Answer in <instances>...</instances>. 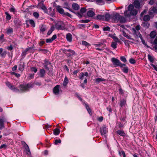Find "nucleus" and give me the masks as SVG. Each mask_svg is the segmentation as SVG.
<instances>
[{
    "label": "nucleus",
    "mask_w": 157,
    "mask_h": 157,
    "mask_svg": "<svg viewBox=\"0 0 157 157\" xmlns=\"http://www.w3.org/2000/svg\"><path fill=\"white\" fill-rule=\"evenodd\" d=\"M125 64H122L120 62V63H119L118 65V66L120 67H123L125 66Z\"/></svg>",
    "instance_id": "nucleus-60"
},
{
    "label": "nucleus",
    "mask_w": 157,
    "mask_h": 157,
    "mask_svg": "<svg viewBox=\"0 0 157 157\" xmlns=\"http://www.w3.org/2000/svg\"><path fill=\"white\" fill-rule=\"evenodd\" d=\"M132 31L133 34L134 35H136L137 37H139L141 39L142 36L139 32L137 31L135 29L133 28L132 29Z\"/></svg>",
    "instance_id": "nucleus-10"
},
{
    "label": "nucleus",
    "mask_w": 157,
    "mask_h": 157,
    "mask_svg": "<svg viewBox=\"0 0 157 157\" xmlns=\"http://www.w3.org/2000/svg\"><path fill=\"white\" fill-rule=\"evenodd\" d=\"M150 19V16L148 15H145L143 18V20L147 21Z\"/></svg>",
    "instance_id": "nucleus-30"
},
{
    "label": "nucleus",
    "mask_w": 157,
    "mask_h": 157,
    "mask_svg": "<svg viewBox=\"0 0 157 157\" xmlns=\"http://www.w3.org/2000/svg\"><path fill=\"white\" fill-rule=\"evenodd\" d=\"M149 60L152 63H153L154 61V58L150 55H148L147 56Z\"/></svg>",
    "instance_id": "nucleus-27"
},
{
    "label": "nucleus",
    "mask_w": 157,
    "mask_h": 157,
    "mask_svg": "<svg viewBox=\"0 0 157 157\" xmlns=\"http://www.w3.org/2000/svg\"><path fill=\"white\" fill-rule=\"evenodd\" d=\"M124 15L126 17H130L131 15H136L137 13V11L134 8L133 5L130 4L128 7V10L124 12Z\"/></svg>",
    "instance_id": "nucleus-1"
},
{
    "label": "nucleus",
    "mask_w": 157,
    "mask_h": 157,
    "mask_svg": "<svg viewBox=\"0 0 157 157\" xmlns=\"http://www.w3.org/2000/svg\"><path fill=\"white\" fill-rule=\"evenodd\" d=\"M143 26L146 28H148L149 25V24L147 22H144L143 24Z\"/></svg>",
    "instance_id": "nucleus-46"
},
{
    "label": "nucleus",
    "mask_w": 157,
    "mask_h": 157,
    "mask_svg": "<svg viewBox=\"0 0 157 157\" xmlns=\"http://www.w3.org/2000/svg\"><path fill=\"white\" fill-rule=\"evenodd\" d=\"M44 6V5L43 4V3H39L38 4V5H37V7L41 9V8H42V6Z\"/></svg>",
    "instance_id": "nucleus-53"
},
{
    "label": "nucleus",
    "mask_w": 157,
    "mask_h": 157,
    "mask_svg": "<svg viewBox=\"0 0 157 157\" xmlns=\"http://www.w3.org/2000/svg\"><path fill=\"white\" fill-rule=\"evenodd\" d=\"M86 11V9L84 8H82L79 12H78L75 13L79 17H81L83 13Z\"/></svg>",
    "instance_id": "nucleus-6"
},
{
    "label": "nucleus",
    "mask_w": 157,
    "mask_h": 157,
    "mask_svg": "<svg viewBox=\"0 0 157 157\" xmlns=\"http://www.w3.org/2000/svg\"><path fill=\"white\" fill-rule=\"evenodd\" d=\"M96 18L98 20H104L103 15H99L97 16Z\"/></svg>",
    "instance_id": "nucleus-33"
},
{
    "label": "nucleus",
    "mask_w": 157,
    "mask_h": 157,
    "mask_svg": "<svg viewBox=\"0 0 157 157\" xmlns=\"http://www.w3.org/2000/svg\"><path fill=\"white\" fill-rule=\"evenodd\" d=\"M96 3L97 4H104V2L103 1V0H95Z\"/></svg>",
    "instance_id": "nucleus-44"
},
{
    "label": "nucleus",
    "mask_w": 157,
    "mask_h": 157,
    "mask_svg": "<svg viewBox=\"0 0 157 157\" xmlns=\"http://www.w3.org/2000/svg\"><path fill=\"white\" fill-rule=\"evenodd\" d=\"M54 134L55 135H59L60 132V130L57 128H56L53 130Z\"/></svg>",
    "instance_id": "nucleus-26"
},
{
    "label": "nucleus",
    "mask_w": 157,
    "mask_h": 157,
    "mask_svg": "<svg viewBox=\"0 0 157 157\" xmlns=\"http://www.w3.org/2000/svg\"><path fill=\"white\" fill-rule=\"evenodd\" d=\"M7 147V145L6 144H3L2 145L0 146V149L1 148H4V149H6Z\"/></svg>",
    "instance_id": "nucleus-55"
},
{
    "label": "nucleus",
    "mask_w": 157,
    "mask_h": 157,
    "mask_svg": "<svg viewBox=\"0 0 157 157\" xmlns=\"http://www.w3.org/2000/svg\"><path fill=\"white\" fill-rule=\"evenodd\" d=\"M6 54V51H4L1 54V56L2 57H4Z\"/></svg>",
    "instance_id": "nucleus-51"
},
{
    "label": "nucleus",
    "mask_w": 157,
    "mask_h": 157,
    "mask_svg": "<svg viewBox=\"0 0 157 157\" xmlns=\"http://www.w3.org/2000/svg\"><path fill=\"white\" fill-rule=\"evenodd\" d=\"M56 29L58 30H63L65 29V25L62 21H58L55 25Z\"/></svg>",
    "instance_id": "nucleus-3"
},
{
    "label": "nucleus",
    "mask_w": 157,
    "mask_h": 157,
    "mask_svg": "<svg viewBox=\"0 0 157 157\" xmlns=\"http://www.w3.org/2000/svg\"><path fill=\"white\" fill-rule=\"evenodd\" d=\"M105 79L101 78H97L95 79L96 82L97 83H99L100 82L105 81Z\"/></svg>",
    "instance_id": "nucleus-28"
},
{
    "label": "nucleus",
    "mask_w": 157,
    "mask_h": 157,
    "mask_svg": "<svg viewBox=\"0 0 157 157\" xmlns=\"http://www.w3.org/2000/svg\"><path fill=\"white\" fill-rule=\"evenodd\" d=\"M67 51L70 52V55L72 56L74 55L75 53V52L72 50L69 49L67 50Z\"/></svg>",
    "instance_id": "nucleus-43"
},
{
    "label": "nucleus",
    "mask_w": 157,
    "mask_h": 157,
    "mask_svg": "<svg viewBox=\"0 0 157 157\" xmlns=\"http://www.w3.org/2000/svg\"><path fill=\"white\" fill-rule=\"evenodd\" d=\"M29 23L33 27H34L35 26L34 22L33 20H30Z\"/></svg>",
    "instance_id": "nucleus-41"
},
{
    "label": "nucleus",
    "mask_w": 157,
    "mask_h": 157,
    "mask_svg": "<svg viewBox=\"0 0 157 157\" xmlns=\"http://www.w3.org/2000/svg\"><path fill=\"white\" fill-rule=\"evenodd\" d=\"M119 153L120 156H121L122 154L123 155V157H126V155L125 153L123 151H119Z\"/></svg>",
    "instance_id": "nucleus-39"
},
{
    "label": "nucleus",
    "mask_w": 157,
    "mask_h": 157,
    "mask_svg": "<svg viewBox=\"0 0 157 157\" xmlns=\"http://www.w3.org/2000/svg\"><path fill=\"white\" fill-rule=\"evenodd\" d=\"M13 29L10 27L6 29V33L8 34H10L13 32Z\"/></svg>",
    "instance_id": "nucleus-32"
},
{
    "label": "nucleus",
    "mask_w": 157,
    "mask_h": 157,
    "mask_svg": "<svg viewBox=\"0 0 157 157\" xmlns=\"http://www.w3.org/2000/svg\"><path fill=\"white\" fill-rule=\"evenodd\" d=\"M24 67L25 66L23 63L22 64H20L19 66V70L21 71H22L24 70Z\"/></svg>",
    "instance_id": "nucleus-29"
},
{
    "label": "nucleus",
    "mask_w": 157,
    "mask_h": 157,
    "mask_svg": "<svg viewBox=\"0 0 157 157\" xmlns=\"http://www.w3.org/2000/svg\"><path fill=\"white\" fill-rule=\"evenodd\" d=\"M14 23L15 25L17 27H18L21 25V21L18 19H16L14 21Z\"/></svg>",
    "instance_id": "nucleus-16"
},
{
    "label": "nucleus",
    "mask_w": 157,
    "mask_h": 157,
    "mask_svg": "<svg viewBox=\"0 0 157 157\" xmlns=\"http://www.w3.org/2000/svg\"><path fill=\"white\" fill-rule=\"evenodd\" d=\"M111 60L113 62V65L115 67L118 66L119 63H120V61L117 59L113 58L111 59Z\"/></svg>",
    "instance_id": "nucleus-7"
},
{
    "label": "nucleus",
    "mask_w": 157,
    "mask_h": 157,
    "mask_svg": "<svg viewBox=\"0 0 157 157\" xmlns=\"http://www.w3.org/2000/svg\"><path fill=\"white\" fill-rule=\"evenodd\" d=\"M120 15L118 13L114 14L113 16V19L115 22H117L119 20Z\"/></svg>",
    "instance_id": "nucleus-9"
},
{
    "label": "nucleus",
    "mask_w": 157,
    "mask_h": 157,
    "mask_svg": "<svg viewBox=\"0 0 157 157\" xmlns=\"http://www.w3.org/2000/svg\"><path fill=\"white\" fill-rule=\"evenodd\" d=\"M45 30V28L44 26H42L40 29V31L41 32H44Z\"/></svg>",
    "instance_id": "nucleus-61"
},
{
    "label": "nucleus",
    "mask_w": 157,
    "mask_h": 157,
    "mask_svg": "<svg viewBox=\"0 0 157 157\" xmlns=\"http://www.w3.org/2000/svg\"><path fill=\"white\" fill-rule=\"evenodd\" d=\"M86 109L87 110L88 113H89V114H90L91 115V110L90 108L89 107L88 105H87L86 104Z\"/></svg>",
    "instance_id": "nucleus-40"
},
{
    "label": "nucleus",
    "mask_w": 157,
    "mask_h": 157,
    "mask_svg": "<svg viewBox=\"0 0 157 157\" xmlns=\"http://www.w3.org/2000/svg\"><path fill=\"white\" fill-rule=\"evenodd\" d=\"M7 49L10 51L11 50L13 49V47L12 45H10V46L7 47Z\"/></svg>",
    "instance_id": "nucleus-62"
},
{
    "label": "nucleus",
    "mask_w": 157,
    "mask_h": 157,
    "mask_svg": "<svg viewBox=\"0 0 157 157\" xmlns=\"http://www.w3.org/2000/svg\"><path fill=\"white\" fill-rule=\"evenodd\" d=\"M121 60L124 62V63H126L127 60L126 59V58L124 56H121L120 57Z\"/></svg>",
    "instance_id": "nucleus-38"
},
{
    "label": "nucleus",
    "mask_w": 157,
    "mask_h": 157,
    "mask_svg": "<svg viewBox=\"0 0 157 157\" xmlns=\"http://www.w3.org/2000/svg\"><path fill=\"white\" fill-rule=\"evenodd\" d=\"M66 38L68 41L70 42L72 41V37L71 33H69L67 34L66 35Z\"/></svg>",
    "instance_id": "nucleus-13"
},
{
    "label": "nucleus",
    "mask_w": 157,
    "mask_h": 157,
    "mask_svg": "<svg viewBox=\"0 0 157 157\" xmlns=\"http://www.w3.org/2000/svg\"><path fill=\"white\" fill-rule=\"evenodd\" d=\"M156 33L155 31H153L151 32L150 34V37L151 38H154L156 36Z\"/></svg>",
    "instance_id": "nucleus-24"
},
{
    "label": "nucleus",
    "mask_w": 157,
    "mask_h": 157,
    "mask_svg": "<svg viewBox=\"0 0 157 157\" xmlns=\"http://www.w3.org/2000/svg\"><path fill=\"white\" fill-rule=\"evenodd\" d=\"M34 84L37 86H40L41 85V82H35Z\"/></svg>",
    "instance_id": "nucleus-59"
},
{
    "label": "nucleus",
    "mask_w": 157,
    "mask_h": 157,
    "mask_svg": "<svg viewBox=\"0 0 157 157\" xmlns=\"http://www.w3.org/2000/svg\"><path fill=\"white\" fill-rule=\"evenodd\" d=\"M33 15L36 17H38L39 16V14L36 12H35L33 13Z\"/></svg>",
    "instance_id": "nucleus-52"
},
{
    "label": "nucleus",
    "mask_w": 157,
    "mask_h": 157,
    "mask_svg": "<svg viewBox=\"0 0 157 157\" xmlns=\"http://www.w3.org/2000/svg\"><path fill=\"white\" fill-rule=\"evenodd\" d=\"M120 31L122 32V33H123L122 34H123V35L124 36L126 37L128 39H131L132 40H134L133 39L131 38V37L130 36H128V34H127L126 33H125L124 31V30H121V29H120Z\"/></svg>",
    "instance_id": "nucleus-17"
},
{
    "label": "nucleus",
    "mask_w": 157,
    "mask_h": 157,
    "mask_svg": "<svg viewBox=\"0 0 157 157\" xmlns=\"http://www.w3.org/2000/svg\"><path fill=\"white\" fill-rule=\"evenodd\" d=\"M45 71L44 69H41L40 71L39 75L41 77H43L44 76Z\"/></svg>",
    "instance_id": "nucleus-23"
},
{
    "label": "nucleus",
    "mask_w": 157,
    "mask_h": 157,
    "mask_svg": "<svg viewBox=\"0 0 157 157\" xmlns=\"http://www.w3.org/2000/svg\"><path fill=\"white\" fill-rule=\"evenodd\" d=\"M104 31H110V28L109 27H104L103 29Z\"/></svg>",
    "instance_id": "nucleus-56"
},
{
    "label": "nucleus",
    "mask_w": 157,
    "mask_h": 157,
    "mask_svg": "<svg viewBox=\"0 0 157 157\" xmlns=\"http://www.w3.org/2000/svg\"><path fill=\"white\" fill-rule=\"evenodd\" d=\"M5 14L6 15V18L7 20H10L11 19L10 15L7 12H6Z\"/></svg>",
    "instance_id": "nucleus-34"
},
{
    "label": "nucleus",
    "mask_w": 157,
    "mask_h": 157,
    "mask_svg": "<svg viewBox=\"0 0 157 157\" xmlns=\"http://www.w3.org/2000/svg\"><path fill=\"white\" fill-rule=\"evenodd\" d=\"M117 43L116 42H113L112 43L111 46V47L115 49L117 48Z\"/></svg>",
    "instance_id": "nucleus-42"
},
{
    "label": "nucleus",
    "mask_w": 157,
    "mask_h": 157,
    "mask_svg": "<svg viewBox=\"0 0 157 157\" xmlns=\"http://www.w3.org/2000/svg\"><path fill=\"white\" fill-rule=\"evenodd\" d=\"M61 143V140H55V144L56 145L58 143Z\"/></svg>",
    "instance_id": "nucleus-57"
},
{
    "label": "nucleus",
    "mask_w": 157,
    "mask_h": 157,
    "mask_svg": "<svg viewBox=\"0 0 157 157\" xmlns=\"http://www.w3.org/2000/svg\"><path fill=\"white\" fill-rule=\"evenodd\" d=\"M100 132L102 135H105L107 132V130L105 127H103L101 128Z\"/></svg>",
    "instance_id": "nucleus-15"
},
{
    "label": "nucleus",
    "mask_w": 157,
    "mask_h": 157,
    "mask_svg": "<svg viewBox=\"0 0 157 157\" xmlns=\"http://www.w3.org/2000/svg\"><path fill=\"white\" fill-rule=\"evenodd\" d=\"M22 143L25 148V150L27 154L29 155L30 154V151L29 148L28 146L26 144L25 142H22Z\"/></svg>",
    "instance_id": "nucleus-5"
},
{
    "label": "nucleus",
    "mask_w": 157,
    "mask_h": 157,
    "mask_svg": "<svg viewBox=\"0 0 157 157\" xmlns=\"http://www.w3.org/2000/svg\"><path fill=\"white\" fill-rule=\"evenodd\" d=\"M90 21L89 20L86 19V20H82L80 21V22L83 23H88Z\"/></svg>",
    "instance_id": "nucleus-49"
},
{
    "label": "nucleus",
    "mask_w": 157,
    "mask_h": 157,
    "mask_svg": "<svg viewBox=\"0 0 157 157\" xmlns=\"http://www.w3.org/2000/svg\"><path fill=\"white\" fill-rule=\"evenodd\" d=\"M69 81L67 76H65L63 82V85L64 87L67 86L68 83Z\"/></svg>",
    "instance_id": "nucleus-18"
},
{
    "label": "nucleus",
    "mask_w": 157,
    "mask_h": 157,
    "mask_svg": "<svg viewBox=\"0 0 157 157\" xmlns=\"http://www.w3.org/2000/svg\"><path fill=\"white\" fill-rule=\"evenodd\" d=\"M54 30V28L53 27H52L51 28L50 30L48 31V35H50L52 32V31Z\"/></svg>",
    "instance_id": "nucleus-45"
},
{
    "label": "nucleus",
    "mask_w": 157,
    "mask_h": 157,
    "mask_svg": "<svg viewBox=\"0 0 157 157\" xmlns=\"http://www.w3.org/2000/svg\"><path fill=\"white\" fill-rule=\"evenodd\" d=\"M59 85H57L54 88L53 91L55 94L57 95L59 94Z\"/></svg>",
    "instance_id": "nucleus-12"
},
{
    "label": "nucleus",
    "mask_w": 157,
    "mask_h": 157,
    "mask_svg": "<svg viewBox=\"0 0 157 157\" xmlns=\"http://www.w3.org/2000/svg\"><path fill=\"white\" fill-rule=\"evenodd\" d=\"M56 9L58 12L59 13L63 15H65L69 17H71V15L68 12L65 13L64 10L59 6H56Z\"/></svg>",
    "instance_id": "nucleus-4"
},
{
    "label": "nucleus",
    "mask_w": 157,
    "mask_h": 157,
    "mask_svg": "<svg viewBox=\"0 0 157 157\" xmlns=\"http://www.w3.org/2000/svg\"><path fill=\"white\" fill-rule=\"evenodd\" d=\"M104 17V21H108L110 18V15L108 13H106L105 15H103Z\"/></svg>",
    "instance_id": "nucleus-21"
},
{
    "label": "nucleus",
    "mask_w": 157,
    "mask_h": 157,
    "mask_svg": "<svg viewBox=\"0 0 157 157\" xmlns=\"http://www.w3.org/2000/svg\"><path fill=\"white\" fill-rule=\"evenodd\" d=\"M34 84L32 83H29L25 85L21 84L20 85V90L22 91H25L28 90L29 88L33 87Z\"/></svg>",
    "instance_id": "nucleus-2"
},
{
    "label": "nucleus",
    "mask_w": 157,
    "mask_h": 157,
    "mask_svg": "<svg viewBox=\"0 0 157 157\" xmlns=\"http://www.w3.org/2000/svg\"><path fill=\"white\" fill-rule=\"evenodd\" d=\"M117 134L121 136H124L125 134L123 130H118L116 131Z\"/></svg>",
    "instance_id": "nucleus-19"
},
{
    "label": "nucleus",
    "mask_w": 157,
    "mask_h": 157,
    "mask_svg": "<svg viewBox=\"0 0 157 157\" xmlns=\"http://www.w3.org/2000/svg\"><path fill=\"white\" fill-rule=\"evenodd\" d=\"M150 10L153 11L154 13H157V7H154L152 8H151L150 9Z\"/></svg>",
    "instance_id": "nucleus-35"
},
{
    "label": "nucleus",
    "mask_w": 157,
    "mask_h": 157,
    "mask_svg": "<svg viewBox=\"0 0 157 157\" xmlns=\"http://www.w3.org/2000/svg\"><path fill=\"white\" fill-rule=\"evenodd\" d=\"M52 41L53 40H52L51 38L50 39H47L46 40V42L47 43H51Z\"/></svg>",
    "instance_id": "nucleus-58"
},
{
    "label": "nucleus",
    "mask_w": 157,
    "mask_h": 157,
    "mask_svg": "<svg viewBox=\"0 0 157 157\" xmlns=\"http://www.w3.org/2000/svg\"><path fill=\"white\" fill-rule=\"evenodd\" d=\"M122 70L124 72L127 73L128 72V68L127 67H124L123 69Z\"/></svg>",
    "instance_id": "nucleus-47"
},
{
    "label": "nucleus",
    "mask_w": 157,
    "mask_h": 157,
    "mask_svg": "<svg viewBox=\"0 0 157 157\" xmlns=\"http://www.w3.org/2000/svg\"><path fill=\"white\" fill-rule=\"evenodd\" d=\"M87 14L89 17H92L94 15L95 13L93 11L89 10L87 12Z\"/></svg>",
    "instance_id": "nucleus-20"
},
{
    "label": "nucleus",
    "mask_w": 157,
    "mask_h": 157,
    "mask_svg": "<svg viewBox=\"0 0 157 157\" xmlns=\"http://www.w3.org/2000/svg\"><path fill=\"white\" fill-rule=\"evenodd\" d=\"M119 21L120 23H124L126 21V20L124 17L120 16Z\"/></svg>",
    "instance_id": "nucleus-25"
},
{
    "label": "nucleus",
    "mask_w": 157,
    "mask_h": 157,
    "mask_svg": "<svg viewBox=\"0 0 157 157\" xmlns=\"http://www.w3.org/2000/svg\"><path fill=\"white\" fill-rule=\"evenodd\" d=\"M31 70L32 71H33L35 73L36 72V71H37V69L34 67H31Z\"/></svg>",
    "instance_id": "nucleus-54"
},
{
    "label": "nucleus",
    "mask_w": 157,
    "mask_h": 157,
    "mask_svg": "<svg viewBox=\"0 0 157 157\" xmlns=\"http://www.w3.org/2000/svg\"><path fill=\"white\" fill-rule=\"evenodd\" d=\"M151 65L154 68V69L155 71H157V66L155 65H154L153 64H151Z\"/></svg>",
    "instance_id": "nucleus-63"
},
{
    "label": "nucleus",
    "mask_w": 157,
    "mask_h": 157,
    "mask_svg": "<svg viewBox=\"0 0 157 157\" xmlns=\"http://www.w3.org/2000/svg\"><path fill=\"white\" fill-rule=\"evenodd\" d=\"M82 45H85L86 46H90V44L88 43L87 42L83 40L82 42Z\"/></svg>",
    "instance_id": "nucleus-36"
},
{
    "label": "nucleus",
    "mask_w": 157,
    "mask_h": 157,
    "mask_svg": "<svg viewBox=\"0 0 157 157\" xmlns=\"http://www.w3.org/2000/svg\"><path fill=\"white\" fill-rule=\"evenodd\" d=\"M129 61L132 64H135L136 63L135 60L132 58L130 59L129 60Z\"/></svg>",
    "instance_id": "nucleus-48"
},
{
    "label": "nucleus",
    "mask_w": 157,
    "mask_h": 157,
    "mask_svg": "<svg viewBox=\"0 0 157 157\" xmlns=\"http://www.w3.org/2000/svg\"><path fill=\"white\" fill-rule=\"evenodd\" d=\"M130 42V41L128 40H125L124 41V43L126 45V46H129V42Z\"/></svg>",
    "instance_id": "nucleus-50"
},
{
    "label": "nucleus",
    "mask_w": 157,
    "mask_h": 157,
    "mask_svg": "<svg viewBox=\"0 0 157 157\" xmlns=\"http://www.w3.org/2000/svg\"><path fill=\"white\" fill-rule=\"evenodd\" d=\"M6 85L11 90H13L14 91H19V90L18 89L15 88L13 86L11 85L10 82H6Z\"/></svg>",
    "instance_id": "nucleus-8"
},
{
    "label": "nucleus",
    "mask_w": 157,
    "mask_h": 157,
    "mask_svg": "<svg viewBox=\"0 0 157 157\" xmlns=\"http://www.w3.org/2000/svg\"><path fill=\"white\" fill-rule=\"evenodd\" d=\"M72 8L75 10H78L80 8L79 5L76 3H73L72 4Z\"/></svg>",
    "instance_id": "nucleus-14"
},
{
    "label": "nucleus",
    "mask_w": 157,
    "mask_h": 157,
    "mask_svg": "<svg viewBox=\"0 0 157 157\" xmlns=\"http://www.w3.org/2000/svg\"><path fill=\"white\" fill-rule=\"evenodd\" d=\"M126 104V101L124 99L121 100L120 101V105L121 107L124 106Z\"/></svg>",
    "instance_id": "nucleus-22"
},
{
    "label": "nucleus",
    "mask_w": 157,
    "mask_h": 157,
    "mask_svg": "<svg viewBox=\"0 0 157 157\" xmlns=\"http://www.w3.org/2000/svg\"><path fill=\"white\" fill-rule=\"evenodd\" d=\"M133 4L134 6L137 9H139L143 5V4H140L139 1L136 0L134 1Z\"/></svg>",
    "instance_id": "nucleus-11"
},
{
    "label": "nucleus",
    "mask_w": 157,
    "mask_h": 157,
    "mask_svg": "<svg viewBox=\"0 0 157 157\" xmlns=\"http://www.w3.org/2000/svg\"><path fill=\"white\" fill-rule=\"evenodd\" d=\"M29 51L30 52H33L34 51V49L33 47H30L27 48L25 50L26 52Z\"/></svg>",
    "instance_id": "nucleus-31"
},
{
    "label": "nucleus",
    "mask_w": 157,
    "mask_h": 157,
    "mask_svg": "<svg viewBox=\"0 0 157 157\" xmlns=\"http://www.w3.org/2000/svg\"><path fill=\"white\" fill-rule=\"evenodd\" d=\"M10 10L11 12H13L14 13L15 12V9L14 8L12 7L10 9Z\"/></svg>",
    "instance_id": "nucleus-64"
},
{
    "label": "nucleus",
    "mask_w": 157,
    "mask_h": 157,
    "mask_svg": "<svg viewBox=\"0 0 157 157\" xmlns=\"http://www.w3.org/2000/svg\"><path fill=\"white\" fill-rule=\"evenodd\" d=\"M84 76V73L83 72H81L80 74L79 75V78L80 79L82 80L83 79Z\"/></svg>",
    "instance_id": "nucleus-37"
}]
</instances>
